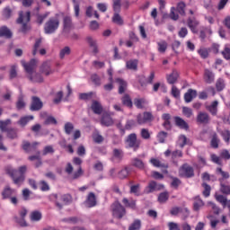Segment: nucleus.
<instances>
[{"label":"nucleus","mask_w":230,"mask_h":230,"mask_svg":"<svg viewBox=\"0 0 230 230\" xmlns=\"http://www.w3.org/2000/svg\"><path fill=\"white\" fill-rule=\"evenodd\" d=\"M30 21H31V13L30 11L26 13L25 16L24 12H19V17L16 19V24H22V28L20 29L22 33H28V31L31 30V27L28 25Z\"/></svg>","instance_id":"obj_1"},{"label":"nucleus","mask_w":230,"mask_h":230,"mask_svg":"<svg viewBox=\"0 0 230 230\" xmlns=\"http://www.w3.org/2000/svg\"><path fill=\"white\" fill-rule=\"evenodd\" d=\"M58 26H60V20L58 18H49V21L45 22L44 32L47 35H51V33H55V31L58 30Z\"/></svg>","instance_id":"obj_2"},{"label":"nucleus","mask_w":230,"mask_h":230,"mask_svg":"<svg viewBox=\"0 0 230 230\" xmlns=\"http://www.w3.org/2000/svg\"><path fill=\"white\" fill-rule=\"evenodd\" d=\"M113 17L112 22L118 24L119 26H123V18L119 15V12H121V0H113Z\"/></svg>","instance_id":"obj_3"},{"label":"nucleus","mask_w":230,"mask_h":230,"mask_svg":"<svg viewBox=\"0 0 230 230\" xmlns=\"http://www.w3.org/2000/svg\"><path fill=\"white\" fill-rule=\"evenodd\" d=\"M111 211L113 217L119 218V220H121L127 215V209H125V207L119 201H115L111 204Z\"/></svg>","instance_id":"obj_4"},{"label":"nucleus","mask_w":230,"mask_h":230,"mask_svg":"<svg viewBox=\"0 0 230 230\" xmlns=\"http://www.w3.org/2000/svg\"><path fill=\"white\" fill-rule=\"evenodd\" d=\"M179 177L191 179L195 177V169L188 164H183L179 169Z\"/></svg>","instance_id":"obj_5"},{"label":"nucleus","mask_w":230,"mask_h":230,"mask_svg":"<svg viewBox=\"0 0 230 230\" xmlns=\"http://www.w3.org/2000/svg\"><path fill=\"white\" fill-rule=\"evenodd\" d=\"M126 143H128V147L133 148L135 152L139 148V145H141L139 140H137V135H136V133L129 134L126 139Z\"/></svg>","instance_id":"obj_6"},{"label":"nucleus","mask_w":230,"mask_h":230,"mask_svg":"<svg viewBox=\"0 0 230 230\" xmlns=\"http://www.w3.org/2000/svg\"><path fill=\"white\" fill-rule=\"evenodd\" d=\"M154 121V115L150 111H145L143 115L138 114L137 116V122L138 125H145L146 123H150Z\"/></svg>","instance_id":"obj_7"},{"label":"nucleus","mask_w":230,"mask_h":230,"mask_svg":"<svg viewBox=\"0 0 230 230\" xmlns=\"http://www.w3.org/2000/svg\"><path fill=\"white\" fill-rule=\"evenodd\" d=\"M75 28V25L73 24V19L71 16H65L63 18V31L62 33L65 35H69L71 33V30Z\"/></svg>","instance_id":"obj_8"},{"label":"nucleus","mask_w":230,"mask_h":230,"mask_svg":"<svg viewBox=\"0 0 230 230\" xmlns=\"http://www.w3.org/2000/svg\"><path fill=\"white\" fill-rule=\"evenodd\" d=\"M22 65L23 66L26 73H28L29 75H33V73H35V70L37 69V59L32 58L28 63L22 61Z\"/></svg>","instance_id":"obj_9"},{"label":"nucleus","mask_w":230,"mask_h":230,"mask_svg":"<svg viewBox=\"0 0 230 230\" xmlns=\"http://www.w3.org/2000/svg\"><path fill=\"white\" fill-rule=\"evenodd\" d=\"M42 107H44V103L42 102V101H40V98L37 96H32L30 110L32 111H40Z\"/></svg>","instance_id":"obj_10"},{"label":"nucleus","mask_w":230,"mask_h":230,"mask_svg":"<svg viewBox=\"0 0 230 230\" xmlns=\"http://www.w3.org/2000/svg\"><path fill=\"white\" fill-rule=\"evenodd\" d=\"M37 145H39V143H37V142H33L31 144L26 140H23L22 148V150H24V152H26V154H31L33 152L38 151Z\"/></svg>","instance_id":"obj_11"},{"label":"nucleus","mask_w":230,"mask_h":230,"mask_svg":"<svg viewBox=\"0 0 230 230\" xmlns=\"http://www.w3.org/2000/svg\"><path fill=\"white\" fill-rule=\"evenodd\" d=\"M196 121L200 125H208L211 121V118L207 112L199 111L197 115Z\"/></svg>","instance_id":"obj_12"},{"label":"nucleus","mask_w":230,"mask_h":230,"mask_svg":"<svg viewBox=\"0 0 230 230\" xmlns=\"http://www.w3.org/2000/svg\"><path fill=\"white\" fill-rule=\"evenodd\" d=\"M85 208H94L98 204L96 201V195L94 192H90L86 198V200L84 201Z\"/></svg>","instance_id":"obj_13"},{"label":"nucleus","mask_w":230,"mask_h":230,"mask_svg":"<svg viewBox=\"0 0 230 230\" xmlns=\"http://www.w3.org/2000/svg\"><path fill=\"white\" fill-rule=\"evenodd\" d=\"M40 73L46 75V76H49V75L53 74V70H51V62H43V64L40 67Z\"/></svg>","instance_id":"obj_14"},{"label":"nucleus","mask_w":230,"mask_h":230,"mask_svg":"<svg viewBox=\"0 0 230 230\" xmlns=\"http://www.w3.org/2000/svg\"><path fill=\"white\" fill-rule=\"evenodd\" d=\"M174 123L176 127H178L179 128H181L182 130L190 129V125L188 124V122H186V120H184L181 117H178V116L174 117Z\"/></svg>","instance_id":"obj_15"},{"label":"nucleus","mask_w":230,"mask_h":230,"mask_svg":"<svg viewBox=\"0 0 230 230\" xmlns=\"http://www.w3.org/2000/svg\"><path fill=\"white\" fill-rule=\"evenodd\" d=\"M91 109L93 114H97L99 116L100 114H102V112H103V106H102V103H100V102L98 101H94V100L93 101Z\"/></svg>","instance_id":"obj_16"},{"label":"nucleus","mask_w":230,"mask_h":230,"mask_svg":"<svg viewBox=\"0 0 230 230\" xmlns=\"http://www.w3.org/2000/svg\"><path fill=\"white\" fill-rule=\"evenodd\" d=\"M197 98V90L189 89L187 93L184 94V101L186 103H190V102H193V99Z\"/></svg>","instance_id":"obj_17"},{"label":"nucleus","mask_w":230,"mask_h":230,"mask_svg":"<svg viewBox=\"0 0 230 230\" xmlns=\"http://www.w3.org/2000/svg\"><path fill=\"white\" fill-rule=\"evenodd\" d=\"M3 37L4 39H12V37H13L12 31L5 25L0 27V38Z\"/></svg>","instance_id":"obj_18"},{"label":"nucleus","mask_w":230,"mask_h":230,"mask_svg":"<svg viewBox=\"0 0 230 230\" xmlns=\"http://www.w3.org/2000/svg\"><path fill=\"white\" fill-rule=\"evenodd\" d=\"M85 40H86L88 46L93 49V53H94V55H97L98 43H97L96 40H93V38L91 36H87Z\"/></svg>","instance_id":"obj_19"},{"label":"nucleus","mask_w":230,"mask_h":230,"mask_svg":"<svg viewBox=\"0 0 230 230\" xmlns=\"http://www.w3.org/2000/svg\"><path fill=\"white\" fill-rule=\"evenodd\" d=\"M101 123L104 127H112V125H114V120H112V117H111V115L106 113L102 115Z\"/></svg>","instance_id":"obj_20"},{"label":"nucleus","mask_w":230,"mask_h":230,"mask_svg":"<svg viewBox=\"0 0 230 230\" xmlns=\"http://www.w3.org/2000/svg\"><path fill=\"white\" fill-rule=\"evenodd\" d=\"M177 80H179V72L177 70H173L172 74L167 75V82L171 85L177 84Z\"/></svg>","instance_id":"obj_21"},{"label":"nucleus","mask_w":230,"mask_h":230,"mask_svg":"<svg viewBox=\"0 0 230 230\" xmlns=\"http://www.w3.org/2000/svg\"><path fill=\"white\" fill-rule=\"evenodd\" d=\"M206 109L212 116H217L218 112V101H214L211 105L206 106Z\"/></svg>","instance_id":"obj_22"},{"label":"nucleus","mask_w":230,"mask_h":230,"mask_svg":"<svg viewBox=\"0 0 230 230\" xmlns=\"http://www.w3.org/2000/svg\"><path fill=\"white\" fill-rule=\"evenodd\" d=\"M28 78L33 84H42V82H44V78L39 73H36L34 75L31 74V75H28Z\"/></svg>","instance_id":"obj_23"},{"label":"nucleus","mask_w":230,"mask_h":230,"mask_svg":"<svg viewBox=\"0 0 230 230\" xmlns=\"http://www.w3.org/2000/svg\"><path fill=\"white\" fill-rule=\"evenodd\" d=\"M121 102H122V105H124L125 107H128V109H132V107L134 106V104L132 103V99L130 98V95L127 93L121 98Z\"/></svg>","instance_id":"obj_24"},{"label":"nucleus","mask_w":230,"mask_h":230,"mask_svg":"<svg viewBox=\"0 0 230 230\" xmlns=\"http://www.w3.org/2000/svg\"><path fill=\"white\" fill-rule=\"evenodd\" d=\"M132 166H135V168H137L138 170H145V163L143 160L139 158H133L131 160Z\"/></svg>","instance_id":"obj_25"},{"label":"nucleus","mask_w":230,"mask_h":230,"mask_svg":"<svg viewBox=\"0 0 230 230\" xmlns=\"http://www.w3.org/2000/svg\"><path fill=\"white\" fill-rule=\"evenodd\" d=\"M117 84H119V94H123L125 91H127V83L125 80L121 78H117L116 79Z\"/></svg>","instance_id":"obj_26"},{"label":"nucleus","mask_w":230,"mask_h":230,"mask_svg":"<svg viewBox=\"0 0 230 230\" xmlns=\"http://www.w3.org/2000/svg\"><path fill=\"white\" fill-rule=\"evenodd\" d=\"M12 179H13L14 184L21 186L22 184V182H24V181L26 180V175L17 174V175H14Z\"/></svg>","instance_id":"obj_27"},{"label":"nucleus","mask_w":230,"mask_h":230,"mask_svg":"<svg viewBox=\"0 0 230 230\" xmlns=\"http://www.w3.org/2000/svg\"><path fill=\"white\" fill-rule=\"evenodd\" d=\"M40 46H42V38L36 39L35 43L32 47L33 57H35V55H37V53H39V49L40 48Z\"/></svg>","instance_id":"obj_28"},{"label":"nucleus","mask_w":230,"mask_h":230,"mask_svg":"<svg viewBox=\"0 0 230 230\" xmlns=\"http://www.w3.org/2000/svg\"><path fill=\"white\" fill-rule=\"evenodd\" d=\"M215 197H216V200H217V202L222 204L223 208H226V206H227L229 200L226 196L222 194H216Z\"/></svg>","instance_id":"obj_29"},{"label":"nucleus","mask_w":230,"mask_h":230,"mask_svg":"<svg viewBox=\"0 0 230 230\" xmlns=\"http://www.w3.org/2000/svg\"><path fill=\"white\" fill-rule=\"evenodd\" d=\"M137 59H131L129 61H127L126 66L128 69H131L132 71H137Z\"/></svg>","instance_id":"obj_30"},{"label":"nucleus","mask_w":230,"mask_h":230,"mask_svg":"<svg viewBox=\"0 0 230 230\" xmlns=\"http://www.w3.org/2000/svg\"><path fill=\"white\" fill-rule=\"evenodd\" d=\"M176 10L180 15L184 17L186 15V4L184 2L178 3Z\"/></svg>","instance_id":"obj_31"},{"label":"nucleus","mask_w":230,"mask_h":230,"mask_svg":"<svg viewBox=\"0 0 230 230\" xmlns=\"http://www.w3.org/2000/svg\"><path fill=\"white\" fill-rule=\"evenodd\" d=\"M12 195H13V190H12V188L10 187H5L2 191V197L4 200L6 199H10Z\"/></svg>","instance_id":"obj_32"},{"label":"nucleus","mask_w":230,"mask_h":230,"mask_svg":"<svg viewBox=\"0 0 230 230\" xmlns=\"http://www.w3.org/2000/svg\"><path fill=\"white\" fill-rule=\"evenodd\" d=\"M42 219V213H40L39 210L32 211L31 213V220L32 222H39V220Z\"/></svg>","instance_id":"obj_33"},{"label":"nucleus","mask_w":230,"mask_h":230,"mask_svg":"<svg viewBox=\"0 0 230 230\" xmlns=\"http://www.w3.org/2000/svg\"><path fill=\"white\" fill-rule=\"evenodd\" d=\"M10 123H12V120L10 119H6V120H0V130L1 132H6L8 131L10 128H8V125H10Z\"/></svg>","instance_id":"obj_34"},{"label":"nucleus","mask_w":230,"mask_h":230,"mask_svg":"<svg viewBox=\"0 0 230 230\" xmlns=\"http://www.w3.org/2000/svg\"><path fill=\"white\" fill-rule=\"evenodd\" d=\"M157 190V182L152 181L149 182L148 186L146 187V190H145V193H154Z\"/></svg>","instance_id":"obj_35"},{"label":"nucleus","mask_w":230,"mask_h":230,"mask_svg":"<svg viewBox=\"0 0 230 230\" xmlns=\"http://www.w3.org/2000/svg\"><path fill=\"white\" fill-rule=\"evenodd\" d=\"M218 143H220V139H218V135L214 133L210 141V146L212 148H218Z\"/></svg>","instance_id":"obj_36"},{"label":"nucleus","mask_w":230,"mask_h":230,"mask_svg":"<svg viewBox=\"0 0 230 230\" xmlns=\"http://www.w3.org/2000/svg\"><path fill=\"white\" fill-rule=\"evenodd\" d=\"M215 80V75H213V72L206 69L205 70V81L207 84H211Z\"/></svg>","instance_id":"obj_37"},{"label":"nucleus","mask_w":230,"mask_h":230,"mask_svg":"<svg viewBox=\"0 0 230 230\" xmlns=\"http://www.w3.org/2000/svg\"><path fill=\"white\" fill-rule=\"evenodd\" d=\"M202 188H204V190L202 191V195L206 198L209 197L211 195V186L206 182L202 183Z\"/></svg>","instance_id":"obj_38"},{"label":"nucleus","mask_w":230,"mask_h":230,"mask_svg":"<svg viewBox=\"0 0 230 230\" xmlns=\"http://www.w3.org/2000/svg\"><path fill=\"white\" fill-rule=\"evenodd\" d=\"M31 119H33V115L21 118L19 120V125H21L22 127H26V125H28V123L31 121Z\"/></svg>","instance_id":"obj_39"},{"label":"nucleus","mask_w":230,"mask_h":230,"mask_svg":"<svg viewBox=\"0 0 230 230\" xmlns=\"http://www.w3.org/2000/svg\"><path fill=\"white\" fill-rule=\"evenodd\" d=\"M66 55H71V48H69L68 46L64 47L60 52H59V58H61V60H63V58H66Z\"/></svg>","instance_id":"obj_40"},{"label":"nucleus","mask_w":230,"mask_h":230,"mask_svg":"<svg viewBox=\"0 0 230 230\" xmlns=\"http://www.w3.org/2000/svg\"><path fill=\"white\" fill-rule=\"evenodd\" d=\"M49 13H45L44 14H37L36 22L40 26L44 22V20L48 19Z\"/></svg>","instance_id":"obj_41"},{"label":"nucleus","mask_w":230,"mask_h":230,"mask_svg":"<svg viewBox=\"0 0 230 230\" xmlns=\"http://www.w3.org/2000/svg\"><path fill=\"white\" fill-rule=\"evenodd\" d=\"M123 204L126 206V208H130L131 209H136V200L128 201L127 198H124L122 199Z\"/></svg>","instance_id":"obj_42"},{"label":"nucleus","mask_w":230,"mask_h":230,"mask_svg":"<svg viewBox=\"0 0 230 230\" xmlns=\"http://www.w3.org/2000/svg\"><path fill=\"white\" fill-rule=\"evenodd\" d=\"M5 132H7V137H9V139H17V129L9 128Z\"/></svg>","instance_id":"obj_43"},{"label":"nucleus","mask_w":230,"mask_h":230,"mask_svg":"<svg viewBox=\"0 0 230 230\" xmlns=\"http://www.w3.org/2000/svg\"><path fill=\"white\" fill-rule=\"evenodd\" d=\"M220 191L223 193V195H230V185H226L221 182Z\"/></svg>","instance_id":"obj_44"},{"label":"nucleus","mask_w":230,"mask_h":230,"mask_svg":"<svg viewBox=\"0 0 230 230\" xmlns=\"http://www.w3.org/2000/svg\"><path fill=\"white\" fill-rule=\"evenodd\" d=\"M219 134L222 136V137H223L224 141H226V143H229L230 131L228 129L221 130V131H219Z\"/></svg>","instance_id":"obj_45"},{"label":"nucleus","mask_w":230,"mask_h":230,"mask_svg":"<svg viewBox=\"0 0 230 230\" xmlns=\"http://www.w3.org/2000/svg\"><path fill=\"white\" fill-rule=\"evenodd\" d=\"M141 229V220H135L131 226L128 227V230H139Z\"/></svg>","instance_id":"obj_46"},{"label":"nucleus","mask_w":230,"mask_h":230,"mask_svg":"<svg viewBox=\"0 0 230 230\" xmlns=\"http://www.w3.org/2000/svg\"><path fill=\"white\" fill-rule=\"evenodd\" d=\"M113 157L121 161L123 159V150L118 148L113 149Z\"/></svg>","instance_id":"obj_47"},{"label":"nucleus","mask_w":230,"mask_h":230,"mask_svg":"<svg viewBox=\"0 0 230 230\" xmlns=\"http://www.w3.org/2000/svg\"><path fill=\"white\" fill-rule=\"evenodd\" d=\"M182 114L185 115L186 118H191V116H193V110H191V108L183 106Z\"/></svg>","instance_id":"obj_48"},{"label":"nucleus","mask_w":230,"mask_h":230,"mask_svg":"<svg viewBox=\"0 0 230 230\" xmlns=\"http://www.w3.org/2000/svg\"><path fill=\"white\" fill-rule=\"evenodd\" d=\"M62 98H64V92L59 91L56 93V98H54L53 102L56 105H58V103H60V102H62Z\"/></svg>","instance_id":"obj_49"},{"label":"nucleus","mask_w":230,"mask_h":230,"mask_svg":"<svg viewBox=\"0 0 230 230\" xmlns=\"http://www.w3.org/2000/svg\"><path fill=\"white\" fill-rule=\"evenodd\" d=\"M169 197L170 195L168 194V192H162L158 196V202L164 203L166 202V200H168Z\"/></svg>","instance_id":"obj_50"},{"label":"nucleus","mask_w":230,"mask_h":230,"mask_svg":"<svg viewBox=\"0 0 230 230\" xmlns=\"http://www.w3.org/2000/svg\"><path fill=\"white\" fill-rule=\"evenodd\" d=\"M25 107H26V102H24V100L22 99V97H19L16 102V109L18 111H22V109H24Z\"/></svg>","instance_id":"obj_51"},{"label":"nucleus","mask_w":230,"mask_h":230,"mask_svg":"<svg viewBox=\"0 0 230 230\" xmlns=\"http://www.w3.org/2000/svg\"><path fill=\"white\" fill-rule=\"evenodd\" d=\"M61 200L65 204H71V202H73V196H71V194H64L61 197Z\"/></svg>","instance_id":"obj_52"},{"label":"nucleus","mask_w":230,"mask_h":230,"mask_svg":"<svg viewBox=\"0 0 230 230\" xmlns=\"http://www.w3.org/2000/svg\"><path fill=\"white\" fill-rule=\"evenodd\" d=\"M91 80L95 85H102V78H100L97 74H93Z\"/></svg>","instance_id":"obj_53"},{"label":"nucleus","mask_w":230,"mask_h":230,"mask_svg":"<svg viewBox=\"0 0 230 230\" xmlns=\"http://www.w3.org/2000/svg\"><path fill=\"white\" fill-rule=\"evenodd\" d=\"M75 129V126H73V123L71 122H66L65 124V132L66 134H67L68 136L71 134V132H73V130Z\"/></svg>","instance_id":"obj_54"},{"label":"nucleus","mask_w":230,"mask_h":230,"mask_svg":"<svg viewBox=\"0 0 230 230\" xmlns=\"http://www.w3.org/2000/svg\"><path fill=\"white\" fill-rule=\"evenodd\" d=\"M128 177V166H126L119 172V179H127Z\"/></svg>","instance_id":"obj_55"},{"label":"nucleus","mask_w":230,"mask_h":230,"mask_svg":"<svg viewBox=\"0 0 230 230\" xmlns=\"http://www.w3.org/2000/svg\"><path fill=\"white\" fill-rule=\"evenodd\" d=\"M2 14L4 19H10V17H12V9L10 8V6L5 7L3 10Z\"/></svg>","instance_id":"obj_56"},{"label":"nucleus","mask_w":230,"mask_h":230,"mask_svg":"<svg viewBox=\"0 0 230 230\" xmlns=\"http://www.w3.org/2000/svg\"><path fill=\"white\" fill-rule=\"evenodd\" d=\"M175 7H171V13H169V19L172 21H179V14L175 13Z\"/></svg>","instance_id":"obj_57"},{"label":"nucleus","mask_w":230,"mask_h":230,"mask_svg":"<svg viewBox=\"0 0 230 230\" xmlns=\"http://www.w3.org/2000/svg\"><path fill=\"white\" fill-rule=\"evenodd\" d=\"M199 55L201 57V58H208L209 57V51H208V49H199L198 50Z\"/></svg>","instance_id":"obj_58"},{"label":"nucleus","mask_w":230,"mask_h":230,"mask_svg":"<svg viewBox=\"0 0 230 230\" xmlns=\"http://www.w3.org/2000/svg\"><path fill=\"white\" fill-rule=\"evenodd\" d=\"M5 173L7 175H10L11 176V179H13V177L14 175H18L19 174V171L15 170V169H12L11 167H7L5 169Z\"/></svg>","instance_id":"obj_59"},{"label":"nucleus","mask_w":230,"mask_h":230,"mask_svg":"<svg viewBox=\"0 0 230 230\" xmlns=\"http://www.w3.org/2000/svg\"><path fill=\"white\" fill-rule=\"evenodd\" d=\"M158 141L159 143H164L166 137H168V133L166 131H161L158 136Z\"/></svg>","instance_id":"obj_60"},{"label":"nucleus","mask_w":230,"mask_h":230,"mask_svg":"<svg viewBox=\"0 0 230 230\" xmlns=\"http://www.w3.org/2000/svg\"><path fill=\"white\" fill-rule=\"evenodd\" d=\"M57 119L53 116L48 117L44 121V125H57Z\"/></svg>","instance_id":"obj_61"},{"label":"nucleus","mask_w":230,"mask_h":230,"mask_svg":"<svg viewBox=\"0 0 230 230\" xmlns=\"http://www.w3.org/2000/svg\"><path fill=\"white\" fill-rule=\"evenodd\" d=\"M80 100H84V102H87V100L93 99V92L88 93H80L79 95Z\"/></svg>","instance_id":"obj_62"},{"label":"nucleus","mask_w":230,"mask_h":230,"mask_svg":"<svg viewBox=\"0 0 230 230\" xmlns=\"http://www.w3.org/2000/svg\"><path fill=\"white\" fill-rule=\"evenodd\" d=\"M224 87H226L224 81L222 79L217 80L216 83L217 91H218V92L224 91Z\"/></svg>","instance_id":"obj_63"},{"label":"nucleus","mask_w":230,"mask_h":230,"mask_svg":"<svg viewBox=\"0 0 230 230\" xmlns=\"http://www.w3.org/2000/svg\"><path fill=\"white\" fill-rule=\"evenodd\" d=\"M30 195H31V192L30 191L29 189L22 190L23 200H30Z\"/></svg>","instance_id":"obj_64"}]
</instances>
